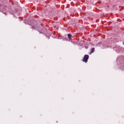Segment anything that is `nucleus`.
<instances>
[{
	"instance_id": "f03ea898",
	"label": "nucleus",
	"mask_w": 124,
	"mask_h": 124,
	"mask_svg": "<svg viewBox=\"0 0 124 124\" xmlns=\"http://www.w3.org/2000/svg\"><path fill=\"white\" fill-rule=\"evenodd\" d=\"M68 37L70 39H71V38H73V36L72 35H71V34H68Z\"/></svg>"
},
{
	"instance_id": "20e7f679",
	"label": "nucleus",
	"mask_w": 124,
	"mask_h": 124,
	"mask_svg": "<svg viewBox=\"0 0 124 124\" xmlns=\"http://www.w3.org/2000/svg\"><path fill=\"white\" fill-rule=\"evenodd\" d=\"M32 29H33V30H34V27H32Z\"/></svg>"
},
{
	"instance_id": "7ed1b4c3",
	"label": "nucleus",
	"mask_w": 124,
	"mask_h": 124,
	"mask_svg": "<svg viewBox=\"0 0 124 124\" xmlns=\"http://www.w3.org/2000/svg\"><path fill=\"white\" fill-rule=\"evenodd\" d=\"M94 50H95V48L94 47H93L92 50H91V51L90 53V55H91V54H93V53L94 52Z\"/></svg>"
},
{
	"instance_id": "f257e3e1",
	"label": "nucleus",
	"mask_w": 124,
	"mask_h": 124,
	"mask_svg": "<svg viewBox=\"0 0 124 124\" xmlns=\"http://www.w3.org/2000/svg\"><path fill=\"white\" fill-rule=\"evenodd\" d=\"M89 56L88 55H84L82 59V61L84 62H86V63L88 62V60H89Z\"/></svg>"
}]
</instances>
